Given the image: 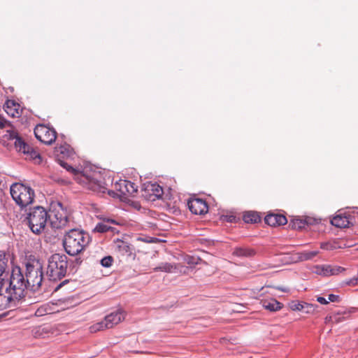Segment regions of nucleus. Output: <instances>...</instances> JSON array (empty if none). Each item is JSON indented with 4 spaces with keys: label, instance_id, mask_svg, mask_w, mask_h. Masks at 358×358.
<instances>
[{
    "label": "nucleus",
    "instance_id": "8",
    "mask_svg": "<svg viewBox=\"0 0 358 358\" xmlns=\"http://www.w3.org/2000/svg\"><path fill=\"white\" fill-rule=\"evenodd\" d=\"M10 191L13 199L22 208L31 204L34 201V190L23 184H13L10 186Z\"/></svg>",
    "mask_w": 358,
    "mask_h": 358
},
{
    "label": "nucleus",
    "instance_id": "20",
    "mask_svg": "<svg viewBox=\"0 0 358 358\" xmlns=\"http://www.w3.org/2000/svg\"><path fill=\"white\" fill-rule=\"evenodd\" d=\"M261 303L265 309L271 312L278 311L282 307V304L275 299L262 300Z\"/></svg>",
    "mask_w": 358,
    "mask_h": 358
},
{
    "label": "nucleus",
    "instance_id": "13",
    "mask_svg": "<svg viewBox=\"0 0 358 358\" xmlns=\"http://www.w3.org/2000/svg\"><path fill=\"white\" fill-rule=\"evenodd\" d=\"M124 313L121 310H118L107 315L103 320L106 328H112L115 325L119 324L124 319Z\"/></svg>",
    "mask_w": 358,
    "mask_h": 358
},
{
    "label": "nucleus",
    "instance_id": "29",
    "mask_svg": "<svg viewBox=\"0 0 358 358\" xmlns=\"http://www.w3.org/2000/svg\"><path fill=\"white\" fill-rule=\"evenodd\" d=\"M56 152L64 155V157H69L72 154V150L69 145H63L56 148Z\"/></svg>",
    "mask_w": 358,
    "mask_h": 358
},
{
    "label": "nucleus",
    "instance_id": "39",
    "mask_svg": "<svg viewBox=\"0 0 358 358\" xmlns=\"http://www.w3.org/2000/svg\"><path fill=\"white\" fill-rule=\"evenodd\" d=\"M345 284L350 286H355L358 285V276L352 278L345 282Z\"/></svg>",
    "mask_w": 358,
    "mask_h": 358
},
{
    "label": "nucleus",
    "instance_id": "40",
    "mask_svg": "<svg viewBox=\"0 0 358 358\" xmlns=\"http://www.w3.org/2000/svg\"><path fill=\"white\" fill-rule=\"evenodd\" d=\"M340 300V297L338 295H336V294H329L328 295V299L327 301H331V302H338Z\"/></svg>",
    "mask_w": 358,
    "mask_h": 358
},
{
    "label": "nucleus",
    "instance_id": "41",
    "mask_svg": "<svg viewBox=\"0 0 358 358\" xmlns=\"http://www.w3.org/2000/svg\"><path fill=\"white\" fill-rule=\"evenodd\" d=\"M317 301L320 303L324 304V305H326V304L329 303V301H327V299H325L324 297H322V296H318L317 298Z\"/></svg>",
    "mask_w": 358,
    "mask_h": 358
},
{
    "label": "nucleus",
    "instance_id": "5",
    "mask_svg": "<svg viewBox=\"0 0 358 358\" xmlns=\"http://www.w3.org/2000/svg\"><path fill=\"white\" fill-rule=\"evenodd\" d=\"M24 271L26 282L29 289L36 292L39 289L43 280V266L38 260L28 262Z\"/></svg>",
    "mask_w": 358,
    "mask_h": 358
},
{
    "label": "nucleus",
    "instance_id": "32",
    "mask_svg": "<svg viewBox=\"0 0 358 358\" xmlns=\"http://www.w3.org/2000/svg\"><path fill=\"white\" fill-rule=\"evenodd\" d=\"M317 307V305H314L308 303H303L302 311L307 314H312L315 312V308Z\"/></svg>",
    "mask_w": 358,
    "mask_h": 358
},
{
    "label": "nucleus",
    "instance_id": "38",
    "mask_svg": "<svg viewBox=\"0 0 358 358\" xmlns=\"http://www.w3.org/2000/svg\"><path fill=\"white\" fill-rule=\"evenodd\" d=\"M199 261V259L198 257H187L186 258V262L189 265L197 264Z\"/></svg>",
    "mask_w": 358,
    "mask_h": 358
},
{
    "label": "nucleus",
    "instance_id": "44",
    "mask_svg": "<svg viewBox=\"0 0 358 358\" xmlns=\"http://www.w3.org/2000/svg\"><path fill=\"white\" fill-rule=\"evenodd\" d=\"M3 127V124L0 121V127Z\"/></svg>",
    "mask_w": 358,
    "mask_h": 358
},
{
    "label": "nucleus",
    "instance_id": "16",
    "mask_svg": "<svg viewBox=\"0 0 358 358\" xmlns=\"http://www.w3.org/2000/svg\"><path fill=\"white\" fill-rule=\"evenodd\" d=\"M264 221L271 227L284 225L287 222L286 217L279 214H268L265 217Z\"/></svg>",
    "mask_w": 358,
    "mask_h": 358
},
{
    "label": "nucleus",
    "instance_id": "10",
    "mask_svg": "<svg viewBox=\"0 0 358 358\" xmlns=\"http://www.w3.org/2000/svg\"><path fill=\"white\" fill-rule=\"evenodd\" d=\"M34 134L38 141L46 145H51L57 138L56 131L44 124H38L34 129Z\"/></svg>",
    "mask_w": 358,
    "mask_h": 358
},
{
    "label": "nucleus",
    "instance_id": "37",
    "mask_svg": "<svg viewBox=\"0 0 358 358\" xmlns=\"http://www.w3.org/2000/svg\"><path fill=\"white\" fill-rule=\"evenodd\" d=\"M345 270L344 268L341 267V266H334V267H331V273H330V275H336V274H338L339 273Z\"/></svg>",
    "mask_w": 358,
    "mask_h": 358
},
{
    "label": "nucleus",
    "instance_id": "15",
    "mask_svg": "<svg viewBox=\"0 0 358 358\" xmlns=\"http://www.w3.org/2000/svg\"><path fill=\"white\" fill-rule=\"evenodd\" d=\"M316 222V220L310 217H295L292 220L289 225L296 229H301L306 227V226L313 225Z\"/></svg>",
    "mask_w": 358,
    "mask_h": 358
},
{
    "label": "nucleus",
    "instance_id": "27",
    "mask_svg": "<svg viewBox=\"0 0 358 358\" xmlns=\"http://www.w3.org/2000/svg\"><path fill=\"white\" fill-rule=\"evenodd\" d=\"M243 220L247 223H256L260 220V217L255 212H247L243 215Z\"/></svg>",
    "mask_w": 358,
    "mask_h": 358
},
{
    "label": "nucleus",
    "instance_id": "31",
    "mask_svg": "<svg viewBox=\"0 0 358 358\" xmlns=\"http://www.w3.org/2000/svg\"><path fill=\"white\" fill-rule=\"evenodd\" d=\"M105 329H107V328H106L104 321L103 320L101 322H97V323L90 326V331L91 333H96L99 331H102Z\"/></svg>",
    "mask_w": 358,
    "mask_h": 358
},
{
    "label": "nucleus",
    "instance_id": "1",
    "mask_svg": "<svg viewBox=\"0 0 358 358\" xmlns=\"http://www.w3.org/2000/svg\"><path fill=\"white\" fill-rule=\"evenodd\" d=\"M60 164L67 170H71L74 174L75 180L85 188L97 193H105L108 189L107 184L104 182L101 171L91 166H85L80 171L73 169L64 162H61Z\"/></svg>",
    "mask_w": 358,
    "mask_h": 358
},
{
    "label": "nucleus",
    "instance_id": "26",
    "mask_svg": "<svg viewBox=\"0 0 358 358\" xmlns=\"http://www.w3.org/2000/svg\"><path fill=\"white\" fill-rule=\"evenodd\" d=\"M4 287L0 288V311L10 307V302L3 291Z\"/></svg>",
    "mask_w": 358,
    "mask_h": 358
},
{
    "label": "nucleus",
    "instance_id": "36",
    "mask_svg": "<svg viewBox=\"0 0 358 358\" xmlns=\"http://www.w3.org/2000/svg\"><path fill=\"white\" fill-rule=\"evenodd\" d=\"M112 262L113 257L110 256L105 257L101 260V264L106 268L110 267L112 265Z\"/></svg>",
    "mask_w": 358,
    "mask_h": 358
},
{
    "label": "nucleus",
    "instance_id": "6",
    "mask_svg": "<svg viewBox=\"0 0 358 358\" xmlns=\"http://www.w3.org/2000/svg\"><path fill=\"white\" fill-rule=\"evenodd\" d=\"M48 214L49 224L52 228L61 229L66 225L69 211L62 202L59 201H52Z\"/></svg>",
    "mask_w": 358,
    "mask_h": 358
},
{
    "label": "nucleus",
    "instance_id": "3",
    "mask_svg": "<svg viewBox=\"0 0 358 358\" xmlns=\"http://www.w3.org/2000/svg\"><path fill=\"white\" fill-rule=\"evenodd\" d=\"M90 242V237L88 234L74 229L65 234L63 245L67 254L75 256L83 251Z\"/></svg>",
    "mask_w": 358,
    "mask_h": 358
},
{
    "label": "nucleus",
    "instance_id": "14",
    "mask_svg": "<svg viewBox=\"0 0 358 358\" xmlns=\"http://www.w3.org/2000/svg\"><path fill=\"white\" fill-rule=\"evenodd\" d=\"M331 223L336 227L345 228L350 226L351 221L348 214L338 211L336 215L331 219Z\"/></svg>",
    "mask_w": 358,
    "mask_h": 358
},
{
    "label": "nucleus",
    "instance_id": "42",
    "mask_svg": "<svg viewBox=\"0 0 358 358\" xmlns=\"http://www.w3.org/2000/svg\"><path fill=\"white\" fill-rule=\"evenodd\" d=\"M235 219L236 217L233 215L226 217V220L229 222H232Z\"/></svg>",
    "mask_w": 358,
    "mask_h": 358
},
{
    "label": "nucleus",
    "instance_id": "17",
    "mask_svg": "<svg viewBox=\"0 0 358 358\" xmlns=\"http://www.w3.org/2000/svg\"><path fill=\"white\" fill-rule=\"evenodd\" d=\"M8 259L5 254L0 255V288L4 287L8 284V280L5 279L7 275L6 271L8 270Z\"/></svg>",
    "mask_w": 358,
    "mask_h": 358
},
{
    "label": "nucleus",
    "instance_id": "45",
    "mask_svg": "<svg viewBox=\"0 0 358 358\" xmlns=\"http://www.w3.org/2000/svg\"><path fill=\"white\" fill-rule=\"evenodd\" d=\"M357 213H358V211H357Z\"/></svg>",
    "mask_w": 358,
    "mask_h": 358
},
{
    "label": "nucleus",
    "instance_id": "11",
    "mask_svg": "<svg viewBox=\"0 0 358 358\" xmlns=\"http://www.w3.org/2000/svg\"><path fill=\"white\" fill-rule=\"evenodd\" d=\"M143 191L144 192L143 196L151 201L162 198L164 193L163 189L159 185L152 182L145 184Z\"/></svg>",
    "mask_w": 358,
    "mask_h": 358
},
{
    "label": "nucleus",
    "instance_id": "18",
    "mask_svg": "<svg viewBox=\"0 0 358 358\" xmlns=\"http://www.w3.org/2000/svg\"><path fill=\"white\" fill-rule=\"evenodd\" d=\"M355 309L351 308L349 310H345L343 312H338L336 314H334L329 317H327L326 320L329 321L332 323L338 324L343 322L344 320L348 319L352 313H355Z\"/></svg>",
    "mask_w": 358,
    "mask_h": 358
},
{
    "label": "nucleus",
    "instance_id": "12",
    "mask_svg": "<svg viewBox=\"0 0 358 358\" xmlns=\"http://www.w3.org/2000/svg\"><path fill=\"white\" fill-rule=\"evenodd\" d=\"M189 210L195 215H203L208 212V206L201 199H190L187 203Z\"/></svg>",
    "mask_w": 358,
    "mask_h": 358
},
{
    "label": "nucleus",
    "instance_id": "23",
    "mask_svg": "<svg viewBox=\"0 0 358 358\" xmlns=\"http://www.w3.org/2000/svg\"><path fill=\"white\" fill-rule=\"evenodd\" d=\"M15 147L17 151L24 153L27 152L29 145L26 143L21 137L16 136L15 138Z\"/></svg>",
    "mask_w": 358,
    "mask_h": 358
},
{
    "label": "nucleus",
    "instance_id": "34",
    "mask_svg": "<svg viewBox=\"0 0 358 358\" xmlns=\"http://www.w3.org/2000/svg\"><path fill=\"white\" fill-rule=\"evenodd\" d=\"M303 303V301H293L289 303V308L294 311H302Z\"/></svg>",
    "mask_w": 358,
    "mask_h": 358
},
{
    "label": "nucleus",
    "instance_id": "4",
    "mask_svg": "<svg viewBox=\"0 0 358 358\" xmlns=\"http://www.w3.org/2000/svg\"><path fill=\"white\" fill-rule=\"evenodd\" d=\"M67 266V257L65 255L55 253L48 259L46 275L52 281L61 280L66 274Z\"/></svg>",
    "mask_w": 358,
    "mask_h": 358
},
{
    "label": "nucleus",
    "instance_id": "9",
    "mask_svg": "<svg viewBox=\"0 0 358 358\" xmlns=\"http://www.w3.org/2000/svg\"><path fill=\"white\" fill-rule=\"evenodd\" d=\"M115 192L108 190L109 195L115 197L126 198L128 196H133L137 192V187L134 182L127 180H120L115 183Z\"/></svg>",
    "mask_w": 358,
    "mask_h": 358
},
{
    "label": "nucleus",
    "instance_id": "28",
    "mask_svg": "<svg viewBox=\"0 0 358 358\" xmlns=\"http://www.w3.org/2000/svg\"><path fill=\"white\" fill-rule=\"evenodd\" d=\"M315 272L317 274L328 276L330 275L331 273V266L329 265H322V266H317L315 267Z\"/></svg>",
    "mask_w": 358,
    "mask_h": 358
},
{
    "label": "nucleus",
    "instance_id": "30",
    "mask_svg": "<svg viewBox=\"0 0 358 358\" xmlns=\"http://www.w3.org/2000/svg\"><path fill=\"white\" fill-rule=\"evenodd\" d=\"M50 313V308L49 305L44 304L41 306L35 312V315L37 317H41Z\"/></svg>",
    "mask_w": 358,
    "mask_h": 358
},
{
    "label": "nucleus",
    "instance_id": "24",
    "mask_svg": "<svg viewBox=\"0 0 358 358\" xmlns=\"http://www.w3.org/2000/svg\"><path fill=\"white\" fill-rule=\"evenodd\" d=\"M318 253V250L303 251L298 253V257L300 261H307L312 259L313 257L317 256Z\"/></svg>",
    "mask_w": 358,
    "mask_h": 358
},
{
    "label": "nucleus",
    "instance_id": "2",
    "mask_svg": "<svg viewBox=\"0 0 358 358\" xmlns=\"http://www.w3.org/2000/svg\"><path fill=\"white\" fill-rule=\"evenodd\" d=\"M27 289L29 287L26 282L24 271L19 266L13 267L10 279L3 289L10 303L22 299Z\"/></svg>",
    "mask_w": 358,
    "mask_h": 358
},
{
    "label": "nucleus",
    "instance_id": "33",
    "mask_svg": "<svg viewBox=\"0 0 358 358\" xmlns=\"http://www.w3.org/2000/svg\"><path fill=\"white\" fill-rule=\"evenodd\" d=\"M320 248L326 250H334L338 248L336 242H324L321 243Z\"/></svg>",
    "mask_w": 358,
    "mask_h": 358
},
{
    "label": "nucleus",
    "instance_id": "19",
    "mask_svg": "<svg viewBox=\"0 0 358 358\" xmlns=\"http://www.w3.org/2000/svg\"><path fill=\"white\" fill-rule=\"evenodd\" d=\"M117 224V222L113 219H104L103 222L98 223L94 228V231L104 233L108 231H113L114 228L110 224Z\"/></svg>",
    "mask_w": 358,
    "mask_h": 358
},
{
    "label": "nucleus",
    "instance_id": "22",
    "mask_svg": "<svg viewBox=\"0 0 358 358\" xmlns=\"http://www.w3.org/2000/svg\"><path fill=\"white\" fill-rule=\"evenodd\" d=\"M233 255L239 257H250L255 255V251L249 248H236Z\"/></svg>",
    "mask_w": 358,
    "mask_h": 358
},
{
    "label": "nucleus",
    "instance_id": "21",
    "mask_svg": "<svg viewBox=\"0 0 358 358\" xmlns=\"http://www.w3.org/2000/svg\"><path fill=\"white\" fill-rule=\"evenodd\" d=\"M3 108L6 113L11 117H15L19 115L20 105L13 100L6 101Z\"/></svg>",
    "mask_w": 358,
    "mask_h": 358
},
{
    "label": "nucleus",
    "instance_id": "35",
    "mask_svg": "<svg viewBox=\"0 0 358 358\" xmlns=\"http://www.w3.org/2000/svg\"><path fill=\"white\" fill-rule=\"evenodd\" d=\"M24 154L31 159H36L37 158L40 159V155L30 145L29 147L27 152H25Z\"/></svg>",
    "mask_w": 358,
    "mask_h": 358
},
{
    "label": "nucleus",
    "instance_id": "25",
    "mask_svg": "<svg viewBox=\"0 0 358 358\" xmlns=\"http://www.w3.org/2000/svg\"><path fill=\"white\" fill-rule=\"evenodd\" d=\"M176 268V267L174 264L167 263V262H162L158 266L154 268V271L171 273Z\"/></svg>",
    "mask_w": 358,
    "mask_h": 358
},
{
    "label": "nucleus",
    "instance_id": "43",
    "mask_svg": "<svg viewBox=\"0 0 358 358\" xmlns=\"http://www.w3.org/2000/svg\"><path fill=\"white\" fill-rule=\"evenodd\" d=\"M144 241L148 242V243L153 242L152 240H148V239L145 240Z\"/></svg>",
    "mask_w": 358,
    "mask_h": 358
},
{
    "label": "nucleus",
    "instance_id": "7",
    "mask_svg": "<svg viewBox=\"0 0 358 358\" xmlns=\"http://www.w3.org/2000/svg\"><path fill=\"white\" fill-rule=\"evenodd\" d=\"M26 219L29 229L36 234H39L49 222L48 212L41 206L31 208Z\"/></svg>",
    "mask_w": 358,
    "mask_h": 358
}]
</instances>
